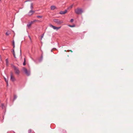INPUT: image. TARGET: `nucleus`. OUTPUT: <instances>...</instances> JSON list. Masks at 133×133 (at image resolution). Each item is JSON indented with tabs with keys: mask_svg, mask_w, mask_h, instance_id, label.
<instances>
[{
	"mask_svg": "<svg viewBox=\"0 0 133 133\" xmlns=\"http://www.w3.org/2000/svg\"><path fill=\"white\" fill-rule=\"evenodd\" d=\"M75 12L77 15L81 14L83 12V11L81 8H77L75 10Z\"/></svg>",
	"mask_w": 133,
	"mask_h": 133,
	"instance_id": "1",
	"label": "nucleus"
},
{
	"mask_svg": "<svg viewBox=\"0 0 133 133\" xmlns=\"http://www.w3.org/2000/svg\"><path fill=\"white\" fill-rule=\"evenodd\" d=\"M13 66L15 70V73L17 75H19L20 73V71L18 68L14 65H13Z\"/></svg>",
	"mask_w": 133,
	"mask_h": 133,
	"instance_id": "2",
	"label": "nucleus"
},
{
	"mask_svg": "<svg viewBox=\"0 0 133 133\" xmlns=\"http://www.w3.org/2000/svg\"><path fill=\"white\" fill-rule=\"evenodd\" d=\"M23 71L24 72L27 76H29L30 74V70H28L25 68H23Z\"/></svg>",
	"mask_w": 133,
	"mask_h": 133,
	"instance_id": "3",
	"label": "nucleus"
},
{
	"mask_svg": "<svg viewBox=\"0 0 133 133\" xmlns=\"http://www.w3.org/2000/svg\"><path fill=\"white\" fill-rule=\"evenodd\" d=\"M54 22L57 23V24H59L63 23V22L57 19H53Z\"/></svg>",
	"mask_w": 133,
	"mask_h": 133,
	"instance_id": "4",
	"label": "nucleus"
},
{
	"mask_svg": "<svg viewBox=\"0 0 133 133\" xmlns=\"http://www.w3.org/2000/svg\"><path fill=\"white\" fill-rule=\"evenodd\" d=\"M10 79L13 82H14L15 80V78L13 76L12 73H11L10 75Z\"/></svg>",
	"mask_w": 133,
	"mask_h": 133,
	"instance_id": "5",
	"label": "nucleus"
},
{
	"mask_svg": "<svg viewBox=\"0 0 133 133\" xmlns=\"http://www.w3.org/2000/svg\"><path fill=\"white\" fill-rule=\"evenodd\" d=\"M35 11H33L32 10H30L28 12V15H32L35 12Z\"/></svg>",
	"mask_w": 133,
	"mask_h": 133,
	"instance_id": "6",
	"label": "nucleus"
},
{
	"mask_svg": "<svg viewBox=\"0 0 133 133\" xmlns=\"http://www.w3.org/2000/svg\"><path fill=\"white\" fill-rule=\"evenodd\" d=\"M67 12V10L66 9L65 10V11H61L59 13V14H65V13H66Z\"/></svg>",
	"mask_w": 133,
	"mask_h": 133,
	"instance_id": "7",
	"label": "nucleus"
},
{
	"mask_svg": "<svg viewBox=\"0 0 133 133\" xmlns=\"http://www.w3.org/2000/svg\"><path fill=\"white\" fill-rule=\"evenodd\" d=\"M43 54H42L41 55V56L40 59H39L38 60V61L39 62H41L43 60Z\"/></svg>",
	"mask_w": 133,
	"mask_h": 133,
	"instance_id": "8",
	"label": "nucleus"
},
{
	"mask_svg": "<svg viewBox=\"0 0 133 133\" xmlns=\"http://www.w3.org/2000/svg\"><path fill=\"white\" fill-rule=\"evenodd\" d=\"M56 9V7L55 6L52 5L51 6V10H53Z\"/></svg>",
	"mask_w": 133,
	"mask_h": 133,
	"instance_id": "9",
	"label": "nucleus"
},
{
	"mask_svg": "<svg viewBox=\"0 0 133 133\" xmlns=\"http://www.w3.org/2000/svg\"><path fill=\"white\" fill-rule=\"evenodd\" d=\"M12 52L13 54V55H14V58L15 59H16V56L15 55V54L14 49H12Z\"/></svg>",
	"mask_w": 133,
	"mask_h": 133,
	"instance_id": "10",
	"label": "nucleus"
},
{
	"mask_svg": "<svg viewBox=\"0 0 133 133\" xmlns=\"http://www.w3.org/2000/svg\"><path fill=\"white\" fill-rule=\"evenodd\" d=\"M49 26L50 27H51L53 28L54 30H56V27L54 25H52L51 24H50Z\"/></svg>",
	"mask_w": 133,
	"mask_h": 133,
	"instance_id": "11",
	"label": "nucleus"
},
{
	"mask_svg": "<svg viewBox=\"0 0 133 133\" xmlns=\"http://www.w3.org/2000/svg\"><path fill=\"white\" fill-rule=\"evenodd\" d=\"M5 62L6 63V66H8L9 65V62L8 58H7L5 59Z\"/></svg>",
	"mask_w": 133,
	"mask_h": 133,
	"instance_id": "12",
	"label": "nucleus"
},
{
	"mask_svg": "<svg viewBox=\"0 0 133 133\" xmlns=\"http://www.w3.org/2000/svg\"><path fill=\"white\" fill-rule=\"evenodd\" d=\"M17 96L16 95H14V97L13 100V101H14L17 98Z\"/></svg>",
	"mask_w": 133,
	"mask_h": 133,
	"instance_id": "13",
	"label": "nucleus"
},
{
	"mask_svg": "<svg viewBox=\"0 0 133 133\" xmlns=\"http://www.w3.org/2000/svg\"><path fill=\"white\" fill-rule=\"evenodd\" d=\"M33 3H31V4H30V8L31 9V10H32V9L33 8Z\"/></svg>",
	"mask_w": 133,
	"mask_h": 133,
	"instance_id": "14",
	"label": "nucleus"
},
{
	"mask_svg": "<svg viewBox=\"0 0 133 133\" xmlns=\"http://www.w3.org/2000/svg\"><path fill=\"white\" fill-rule=\"evenodd\" d=\"M31 25V23H30V22H29L28 23L27 25V27L28 28H29L30 27Z\"/></svg>",
	"mask_w": 133,
	"mask_h": 133,
	"instance_id": "15",
	"label": "nucleus"
},
{
	"mask_svg": "<svg viewBox=\"0 0 133 133\" xmlns=\"http://www.w3.org/2000/svg\"><path fill=\"white\" fill-rule=\"evenodd\" d=\"M12 45L13 46V49H14L15 47V45L14 41V40H13L12 41Z\"/></svg>",
	"mask_w": 133,
	"mask_h": 133,
	"instance_id": "16",
	"label": "nucleus"
},
{
	"mask_svg": "<svg viewBox=\"0 0 133 133\" xmlns=\"http://www.w3.org/2000/svg\"><path fill=\"white\" fill-rule=\"evenodd\" d=\"M68 26L70 27H74L75 26V24H73L72 25H68Z\"/></svg>",
	"mask_w": 133,
	"mask_h": 133,
	"instance_id": "17",
	"label": "nucleus"
},
{
	"mask_svg": "<svg viewBox=\"0 0 133 133\" xmlns=\"http://www.w3.org/2000/svg\"><path fill=\"white\" fill-rule=\"evenodd\" d=\"M26 61H25V58H24V61L23 63V65H26Z\"/></svg>",
	"mask_w": 133,
	"mask_h": 133,
	"instance_id": "18",
	"label": "nucleus"
},
{
	"mask_svg": "<svg viewBox=\"0 0 133 133\" xmlns=\"http://www.w3.org/2000/svg\"><path fill=\"white\" fill-rule=\"evenodd\" d=\"M61 27V26H60L59 27H56V30H58V29H60Z\"/></svg>",
	"mask_w": 133,
	"mask_h": 133,
	"instance_id": "19",
	"label": "nucleus"
},
{
	"mask_svg": "<svg viewBox=\"0 0 133 133\" xmlns=\"http://www.w3.org/2000/svg\"><path fill=\"white\" fill-rule=\"evenodd\" d=\"M32 132L31 130V129H30L28 130V133H31Z\"/></svg>",
	"mask_w": 133,
	"mask_h": 133,
	"instance_id": "20",
	"label": "nucleus"
},
{
	"mask_svg": "<svg viewBox=\"0 0 133 133\" xmlns=\"http://www.w3.org/2000/svg\"><path fill=\"white\" fill-rule=\"evenodd\" d=\"M37 18H42V17L43 16H37Z\"/></svg>",
	"mask_w": 133,
	"mask_h": 133,
	"instance_id": "21",
	"label": "nucleus"
},
{
	"mask_svg": "<svg viewBox=\"0 0 133 133\" xmlns=\"http://www.w3.org/2000/svg\"><path fill=\"white\" fill-rule=\"evenodd\" d=\"M73 5H71L68 8V9H69V8H72L73 6Z\"/></svg>",
	"mask_w": 133,
	"mask_h": 133,
	"instance_id": "22",
	"label": "nucleus"
},
{
	"mask_svg": "<svg viewBox=\"0 0 133 133\" xmlns=\"http://www.w3.org/2000/svg\"><path fill=\"white\" fill-rule=\"evenodd\" d=\"M21 44L20 46V56H21Z\"/></svg>",
	"mask_w": 133,
	"mask_h": 133,
	"instance_id": "23",
	"label": "nucleus"
},
{
	"mask_svg": "<svg viewBox=\"0 0 133 133\" xmlns=\"http://www.w3.org/2000/svg\"><path fill=\"white\" fill-rule=\"evenodd\" d=\"M44 35V34H42V35L41 36V40L42 39V38H43V37Z\"/></svg>",
	"mask_w": 133,
	"mask_h": 133,
	"instance_id": "24",
	"label": "nucleus"
},
{
	"mask_svg": "<svg viewBox=\"0 0 133 133\" xmlns=\"http://www.w3.org/2000/svg\"><path fill=\"white\" fill-rule=\"evenodd\" d=\"M1 106L2 108L3 109L4 106V104L3 103H2L1 104Z\"/></svg>",
	"mask_w": 133,
	"mask_h": 133,
	"instance_id": "25",
	"label": "nucleus"
},
{
	"mask_svg": "<svg viewBox=\"0 0 133 133\" xmlns=\"http://www.w3.org/2000/svg\"><path fill=\"white\" fill-rule=\"evenodd\" d=\"M74 21V19H71V20H70V22H72Z\"/></svg>",
	"mask_w": 133,
	"mask_h": 133,
	"instance_id": "26",
	"label": "nucleus"
},
{
	"mask_svg": "<svg viewBox=\"0 0 133 133\" xmlns=\"http://www.w3.org/2000/svg\"><path fill=\"white\" fill-rule=\"evenodd\" d=\"M10 34V33H8V32H6V33H5V34L6 35H7V36H8L9 35V34Z\"/></svg>",
	"mask_w": 133,
	"mask_h": 133,
	"instance_id": "27",
	"label": "nucleus"
},
{
	"mask_svg": "<svg viewBox=\"0 0 133 133\" xmlns=\"http://www.w3.org/2000/svg\"><path fill=\"white\" fill-rule=\"evenodd\" d=\"M33 21V22H39L40 21L39 20H34Z\"/></svg>",
	"mask_w": 133,
	"mask_h": 133,
	"instance_id": "28",
	"label": "nucleus"
},
{
	"mask_svg": "<svg viewBox=\"0 0 133 133\" xmlns=\"http://www.w3.org/2000/svg\"><path fill=\"white\" fill-rule=\"evenodd\" d=\"M30 23H31V24H33L34 22H33V21H31V22H29Z\"/></svg>",
	"mask_w": 133,
	"mask_h": 133,
	"instance_id": "29",
	"label": "nucleus"
},
{
	"mask_svg": "<svg viewBox=\"0 0 133 133\" xmlns=\"http://www.w3.org/2000/svg\"><path fill=\"white\" fill-rule=\"evenodd\" d=\"M4 79H5V81L6 82V83L7 82H8V79H7L6 78H4Z\"/></svg>",
	"mask_w": 133,
	"mask_h": 133,
	"instance_id": "30",
	"label": "nucleus"
},
{
	"mask_svg": "<svg viewBox=\"0 0 133 133\" xmlns=\"http://www.w3.org/2000/svg\"><path fill=\"white\" fill-rule=\"evenodd\" d=\"M32 60L35 62L37 63L36 60L34 59L33 58H32Z\"/></svg>",
	"mask_w": 133,
	"mask_h": 133,
	"instance_id": "31",
	"label": "nucleus"
},
{
	"mask_svg": "<svg viewBox=\"0 0 133 133\" xmlns=\"http://www.w3.org/2000/svg\"><path fill=\"white\" fill-rule=\"evenodd\" d=\"M32 1V0H26V1H25V2H28V1Z\"/></svg>",
	"mask_w": 133,
	"mask_h": 133,
	"instance_id": "32",
	"label": "nucleus"
},
{
	"mask_svg": "<svg viewBox=\"0 0 133 133\" xmlns=\"http://www.w3.org/2000/svg\"><path fill=\"white\" fill-rule=\"evenodd\" d=\"M2 59L1 58V55H0V61H2Z\"/></svg>",
	"mask_w": 133,
	"mask_h": 133,
	"instance_id": "33",
	"label": "nucleus"
},
{
	"mask_svg": "<svg viewBox=\"0 0 133 133\" xmlns=\"http://www.w3.org/2000/svg\"><path fill=\"white\" fill-rule=\"evenodd\" d=\"M28 36H29V39H30V40H31V38L30 37V36L29 35Z\"/></svg>",
	"mask_w": 133,
	"mask_h": 133,
	"instance_id": "34",
	"label": "nucleus"
},
{
	"mask_svg": "<svg viewBox=\"0 0 133 133\" xmlns=\"http://www.w3.org/2000/svg\"><path fill=\"white\" fill-rule=\"evenodd\" d=\"M56 49V48H53L52 49V50H51V52H52V50H53V49Z\"/></svg>",
	"mask_w": 133,
	"mask_h": 133,
	"instance_id": "35",
	"label": "nucleus"
},
{
	"mask_svg": "<svg viewBox=\"0 0 133 133\" xmlns=\"http://www.w3.org/2000/svg\"><path fill=\"white\" fill-rule=\"evenodd\" d=\"M6 83V84H7V86H8V82H7Z\"/></svg>",
	"mask_w": 133,
	"mask_h": 133,
	"instance_id": "36",
	"label": "nucleus"
},
{
	"mask_svg": "<svg viewBox=\"0 0 133 133\" xmlns=\"http://www.w3.org/2000/svg\"><path fill=\"white\" fill-rule=\"evenodd\" d=\"M70 50H68L66 51L67 52H69L70 51Z\"/></svg>",
	"mask_w": 133,
	"mask_h": 133,
	"instance_id": "37",
	"label": "nucleus"
},
{
	"mask_svg": "<svg viewBox=\"0 0 133 133\" xmlns=\"http://www.w3.org/2000/svg\"><path fill=\"white\" fill-rule=\"evenodd\" d=\"M70 51L71 52H72V51L71 50H70Z\"/></svg>",
	"mask_w": 133,
	"mask_h": 133,
	"instance_id": "38",
	"label": "nucleus"
},
{
	"mask_svg": "<svg viewBox=\"0 0 133 133\" xmlns=\"http://www.w3.org/2000/svg\"><path fill=\"white\" fill-rule=\"evenodd\" d=\"M65 51H66V50H65Z\"/></svg>",
	"mask_w": 133,
	"mask_h": 133,
	"instance_id": "39",
	"label": "nucleus"
}]
</instances>
